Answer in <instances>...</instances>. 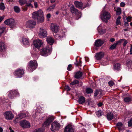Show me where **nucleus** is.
Listing matches in <instances>:
<instances>
[{"label": "nucleus", "instance_id": "nucleus-1", "mask_svg": "<svg viewBox=\"0 0 132 132\" xmlns=\"http://www.w3.org/2000/svg\"><path fill=\"white\" fill-rule=\"evenodd\" d=\"M43 13L41 10L34 12L32 14V17L34 20L37 19L38 22H42L43 21Z\"/></svg>", "mask_w": 132, "mask_h": 132}, {"label": "nucleus", "instance_id": "nucleus-2", "mask_svg": "<svg viewBox=\"0 0 132 132\" xmlns=\"http://www.w3.org/2000/svg\"><path fill=\"white\" fill-rule=\"evenodd\" d=\"M52 51V46L48 45L40 50V54L41 55L43 56H46L50 54Z\"/></svg>", "mask_w": 132, "mask_h": 132}, {"label": "nucleus", "instance_id": "nucleus-3", "mask_svg": "<svg viewBox=\"0 0 132 132\" xmlns=\"http://www.w3.org/2000/svg\"><path fill=\"white\" fill-rule=\"evenodd\" d=\"M51 125L50 129L53 132H54L57 130H59L61 126L60 123L55 121L52 122Z\"/></svg>", "mask_w": 132, "mask_h": 132}, {"label": "nucleus", "instance_id": "nucleus-4", "mask_svg": "<svg viewBox=\"0 0 132 132\" xmlns=\"http://www.w3.org/2000/svg\"><path fill=\"white\" fill-rule=\"evenodd\" d=\"M37 66V62L35 60L30 62L28 67L29 70L30 72H32L36 68Z\"/></svg>", "mask_w": 132, "mask_h": 132}, {"label": "nucleus", "instance_id": "nucleus-5", "mask_svg": "<svg viewBox=\"0 0 132 132\" xmlns=\"http://www.w3.org/2000/svg\"><path fill=\"white\" fill-rule=\"evenodd\" d=\"M101 19L105 22H107L108 20H109L111 18L110 13L108 12H105L101 15Z\"/></svg>", "mask_w": 132, "mask_h": 132}, {"label": "nucleus", "instance_id": "nucleus-6", "mask_svg": "<svg viewBox=\"0 0 132 132\" xmlns=\"http://www.w3.org/2000/svg\"><path fill=\"white\" fill-rule=\"evenodd\" d=\"M24 73V70L23 69L18 68L14 71V75L17 77L21 78Z\"/></svg>", "mask_w": 132, "mask_h": 132}, {"label": "nucleus", "instance_id": "nucleus-7", "mask_svg": "<svg viewBox=\"0 0 132 132\" xmlns=\"http://www.w3.org/2000/svg\"><path fill=\"white\" fill-rule=\"evenodd\" d=\"M4 22L6 24L9 25L12 28H13L16 25L15 20L13 19H7L5 20Z\"/></svg>", "mask_w": 132, "mask_h": 132}, {"label": "nucleus", "instance_id": "nucleus-8", "mask_svg": "<svg viewBox=\"0 0 132 132\" xmlns=\"http://www.w3.org/2000/svg\"><path fill=\"white\" fill-rule=\"evenodd\" d=\"M53 120V118L52 117H48L43 123L42 126L43 127H47L49 126Z\"/></svg>", "mask_w": 132, "mask_h": 132}, {"label": "nucleus", "instance_id": "nucleus-9", "mask_svg": "<svg viewBox=\"0 0 132 132\" xmlns=\"http://www.w3.org/2000/svg\"><path fill=\"white\" fill-rule=\"evenodd\" d=\"M74 126L73 125L69 124L66 126L64 129V132H74Z\"/></svg>", "mask_w": 132, "mask_h": 132}, {"label": "nucleus", "instance_id": "nucleus-10", "mask_svg": "<svg viewBox=\"0 0 132 132\" xmlns=\"http://www.w3.org/2000/svg\"><path fill=\"white\" fill-rule=\"evenodd\" d=\"M20 125L23 128H29L30 127V123L26 120H23L20 122Z\"/></svg>", "mask_w": 132, "mask_h": 132}, {"label": "nucleus", "instance_id": "nucleus-11", "mask_svg": "<svg viewBox=\"0 0 132 132\" xmlns=\"http://www.w3.org/2000/svg\"><path fill=\"white\" fill-rule=\"evenodd\" d=\"M36 22L32 20L28 21L26 23V26L29 28H33L36 24Z\"/></svg>", "mask_w": 132, "mask_h": 132}, {"label": "nucleus", "instance_id": "nucleus-12", "mask_svg": "<svg viewBox=\"0 0 132 132\" xmlns=\"http://www.w3.org/2000/svg\"><path fill=\"white\" fill-rule=\"evenodd\" d=\"M33 44L35 47L39 49L42 45L43 43L41 40L38 39L34 40L33 42Z\"/></svg>", "mask_w": 132, "mask_h": 132}, {"label": "nucleus", "instance_id": "nucleus-13", "mask_svg": "<svg viewBox=\"0 0 132 132\" xmlns=\"http://www.w3.org/2000/svg\"><path fill=\"white\" fill-rule=\"evenodd\" d=\"M8 93V96L11 99L13 98L18 93L17 90H10Z\"/></svg>", "mask_w": 132, "mask_h": 132}, {"label": "nucleus", "instance_id": "nucleus-14", "mask_svg": "<svg viewBox=\"0 0 132 132\" xmlns=\"http://www.w3.org/2000/svg\"><path fill=\"white\" fill-rule=\"evenodd\" d=\"M4 116L5 117L6 119L7 120L12 119L14 117V115L12 113L9 111L5 112L4 113Z\"/></svg>", "mask_w": 132, "mask_h": 132}, {"label": "nucleus", "instance_id": "nucleus-15", "mask_svg": "<svg viewBox=\"0 0 132 132\" xmlns=\"http://www.w3.org/2000/svg\"><path fill=\"white\" fill-rule=\"evenodd\" d=\"M47 34L46 31L43 28H40V30L39 35V36L41 38L44 37L46 36Z\"/></svg>", "mask_w": 132, "mask_h": 132}, {"label": "nucleus", "instance_id": "nucleus-16", "mask_svg": "<svg viewBox=\"0 0 132 132\" xmlns=\"http://www.w3.org/2000/svg\"><path fill=\"white\" fill-rule=\"evenodd\" d=\"M50 28L52 31L55 32H57L59 30V26L55 24H52L50 26Z\"/></svg>", "mask_w": 132, "mask_h": 132}, {"label": "nucleus", "instance_id": "nucleus-17", "mask_svg": "<svg viewBox=\"0 0 132 132\" xmlns=\"http://www.w3.org/2000/svg\"><path fill=\"white\" fill-rule=\"evenodd\" d=\"M104 56V53L103 52H101L96 53L95 56L96 59L97 60H100Z\"/></svg>", "mask_w": 132, "mask_h": 132}, {"label": "nucleus", "instance_id": "nucleus-18", "mask_svg": "<svg viewBox=\"0 0 132 132\" xmlns=\"http://www.w3.org/2000/svg\"><path fill=\"white\" fill-rule=\"evenodd\" d=\"M26 4V5L25 6H23L21 8L22 11H23L25 12L27 11L28 10V7L29 6L31 7L32 8L33 7V6L29 2Z\"/></svg>", "mask_w": 132, "mask_h": 132}, {"label": "nucleus", "instance_id": "nucleus-19", "mask_svg": "<svg viewBox=\"0 0 132 132\" xmlns=\"http://www.w3.org/2000/svg\"><path fill=\"white\" fill-rule=\"evenodd\" d=\"M104 43V42L101 39H97L95 40V45L97 47L101 46Z\"/></svg>", "mask_w": 132, "mask_h": 132}, {"label": "nucleus", "instance_id": "nucleus-20", "mask_svg": "<svg viewBox=\"0 0 132 132\" xmlns=\"http://www.w3.org/2000/svg\"><path fill=\"white\" fill-rule=\"evenodd\" d=\"M74 4L76 7L80 9H82L83 3L82 2L76 1L75 2Z\"/></svg>", "mask_w": 132, "mask_h": 132}, {"label": "nucleus", "instance_id": "nucleus-21", "mask_svg": "<svg viewBox=\"0 0 132 132\" xmlns=\"http://www.w3.org/2000/svg\"><path fill=\"white\" fill-rule=\"evenodd\" d=\"M65 34L63 32H60L59 34L56 35L55 36V38L57 39H61L64 37Z\"/></svg>", "mask_w": 132, "mask_h": 132}, {"label": "nucleus", "instance_id": "nucleus-22", "mask_svg": "<svg viewBox=\"0 0 132 132\" xmlns=\"http://www.w3.org/2000/svg\"><path fill=\"white\" fill-rule=\"evenodd\" d=\"M46 40L48 43L50 45H49L52 46V45L54 42V40L50 36H48L47 37Z\"/></svg>", "mask_w": 132, "mask_h": 132}, {"label": "nucleus", "instance_id": "nucleus-23", "mask_svg": "<svg viewBox=\"0 0 132 132\" xmlns=\"http://www.w3.org/2000/svg\"><path fill=\"white\" fill-rule=\"evenodd\" d=\"M70 11L72 13H75L76 14H78L79 13L78 10L76 9L73 5L71 6L70 7Z\"/></svg>", "mask_w": 132, "mask_h": 132}, {"label": "nucleus", "instance_id": "nucleus-24", "mask_svg": "<svg viewBox=\"0 0 132 132\" xmlns=\"http://www.w3.org/2000/svg\"><path fill=\"white\" fill-rule=\"evenodd\" d=\"M6 48L5 45L2 41H0V51H4Z\"/></svg>", "mask_w": 132, "mask_h": 132}, {"label": "nucleus", "instance_id": "nucleus-25", "mask_svg": "<svg viewBox=\"0 0 132 132\" xmlns=\"http://www.w3.org/2000/svg\"><path fill=\"white\" fill-rule=\"evenodd\" d=\"M82 75V73L81 71L77 72L74 75V77L76 79H79L81 77Z\"/></svg>", "mask_w": 132, "mask_h": 132}, {"label": "nucleus", "instance_id": "nucleus-26", "mask_svg": "<svg viewBox=\"0 0 132 132\" xmlns=\"http://www.w3.org/2000/svg\"><path fill=\"white\" fill-rule=\"evenodd\" d=\"M107 118L109 120L112 119L113 117V114L111 112L107 114Z\"/></svg>", "mask_w": 132, "mask_h": 132}, {"label": "nucleus", "instance_id": "nucleus-27", "mask_svg": "<svg viewBox=\"0 0 132 132\" xmlns=\"http://www.w3.org/2000/svg\"><path fill=\"white\" fill-rule=\"evenodd\" d=\"M85 97L83 96H81L79 98L78 102L79 104H82L85 103Z\"/></svg>", "mask_w": 132, "mask_h": 132}, {"label": "nucleus", "instance_id": "nucleus-28", "mask_svg": "<svg viewBox=\"0 0 132 132\" xmlns=\"http://www.w3.org/2000/svg\"><path fill=\"white\" fill-rule=\"evenodd\" d=\"M116 126L119 130H121L122 129L123 124L122 123L118 122Z\"/></svg>", "mask_w": 132, "mask_h": 132}, {"label": "nucleus", "instance_id": "nucleus-29", "mask_svg": "<svg viewBox=\"0 0 132 132\" xmlns=\"http://www.w3.org/2000/svg\"><path fill=\"white\" fill-rule=\"evenodd\" d=\"M20 5L22 6L24 4H26L29 2V1H26V0H19V1Z\"/></svg>", "mask_w": 132, "mask_h": 132}, {"label": "nucleus", "instance_id": "nucleus-30", "mask_svg": "<svg viewBox=\"0 0 132 132\" xmlns=\"http://www.w3.org/2000/svg\"><path fill=\"white\" fill-rule=\"evenodd\" d=\"M22 42L24 45H28L29 42V40L28 38H24L22 39Z\"/></svg>", "mask_w": 132, "mask_h": 132}, {"label": "nucleus", "instance_id": "nucleus-31", "mask_svg": "<svg viewBox=\"0 0 132 132\" xmlns=\"http://www.w3.org/2000/svg\"><path fill=\"white\" fill-rule=\"evenodd\" d=\"M120 68V64L119 63L116 64L114 65V69L118 70Z\"/></svg>", "mask_w": 132, "mask_h": 132}, {"label": "nucleus", "instance_id": "nucleus-32", "mask_svg": "<svg viewBox=\"0 0 132 132\" xmlns=\"http://www.w3.org/2000/svg\"><path fill=\"white\" fill-rule=\"evenodd\" d=\"M76 62L75 63V64L77 66H81V64L82 63V62L81 61L80 59L79 61H77L76 59Z\"/></svg>", "mask_w": 132, "mask_h": 132}, {"label": "nucleus", "instance_id": "nucleus-33", "mask_svg": "<svg viewBox=\"0 0 132 132\" xmlns=\"http://www.w3.org/2000/svg\"><path fill=\"white\" fill-rule=\"evenodd\" d=\"M115 11H116V13L117 15H119L121 13V9L120 7L117 8V10H115Z\"/></svg>", "mask_w": 132, "mask_h": 132}, {"label": "nucleus", "instance_id": "nucleus-34", "mask_svg": "<svg viewBox=\"0 0 132 132\" xmlns=\"http://www.w3.org/2000/svg\"><path fill=\"white\" fill-rule=\"evenodd\" d=\"M120 43L121 42L120 41H118L117 43L112 45L110 47V48L112 50L114 49L116 47V45L118 44L119 43Z\"/></svg>", "mask_w": 132, "mask_h": 132}, {"label": "nucleus", "instance_id": "nucleus-35", "mask_svg": "<svg viewBox=\"0 0 132 132\" xmlns=\"http://www.w3.org/2000/svg\"><path fill=\"white\" fill-rule=\"evenodd\" d=\"M14 11L17 13H19L20 11V8L17 6H14Z\"/></svg>", "mask_w": 132, "mask_h": 132}, {"label": "nucleus", "instance_id": "nucleus-36", "mask_svg": "<svg viewBox=\"0 0 132 132\" xmlns=\"http://www.w3.org/2000/svg\"><path fill=\"white\" fill-rule=\"evenodd\" d=\"M103 113L101 110L98 111L96 112V114L98 117L103 115Z\"/></svg>", "mask_w": 132, "mask_h": 132}, {"label": "nucleus", "instance_id": "nucleus-37", "mask_svg": "<svg viewBox=\"0 0 132 132\" xmlns=\"http://www.w3.org/2000/svg\"><path fill=\"white\" fill-rule=\"evenodd\" d=\"M123 100L125 102L128 103L131 101V98L130 97H127L124 98Z\"/></svg>", "mask_w": 132, "mask_h": 132}, {"label": "nucleus", "instance_id": "nucleus-38", "mask_svg": "<svg viewBox=\"0 0 132 132\" xmlns=\"http://www.w3.org/2000/svg\"><path fill=\"white\" fill-rule=\"evenodd\" d=\"M102 91L100 90H96L95 91L94 93V96L96 97L98 95V94L100 95L101 94Z\"/></svg>", "mask_w": 132, "mask_h": 132}, {"label": "nucleus", "instance_id": "nucleus-39", "mask_svg": "<svg viewBox=\"0 0 132 132\" xmlns=\"http://www.w3.org/2000/svg\"><path fill=\"white\" fill-rule=\"evenodd\" d=\"M121 18V17L120 16H119L117 18L116 21V24L117 25L121 24V23L120 21V20Z\"/></svg>", "mask_w": 132, "mask_h": 132}, {"label": "nucleus", "instance_id": "nucleus-40", "mask_svg": "<svg viewBox=\"0 0 132 132\" xmlns=\"http://www.w3.org/2000/svg\"><path fill=\"white\" fill-rule=\"evenodd\" d=\"M86 93L87 94L90 93H93V92L92 89L89 88H87L86 89Z\"/></svg>", "mask_w": 132, "mask_h": 132}, {"label": "nucleus", "instance_id": "nucleus-41", "mask_svg": "<svg viewBox=\"0 0 132 132\" xmlns=\"http://www.w3.org/2000/svg\"><path fill=\"white\" fill-rule=\"evenodd\" d=\"M19 118L20 119L24 118L26 117V114L25 113H21L18 115Z\"/></svg>", "mask_w": 132, "mask_h": 132}, {"label": "nucleus", "instance_id": "nucleus-42", "mask_svg": "<svg viewBox=\"0 0 132 132\" xmlns=\"http://www.w3.org/2000/svg\"><path fill=\"white\" fill-rule=\"evenodd\" d=\"M79 83V82L78 80H75L74 81H73L72 82L70 83V85H74L76 84H78Z\"/></svg>", "mask_w": 132, "mask_h": 132}, {"label": "nucleus", "instance_id": "nucleus-43", "mask_svg": "<svg viewBox=\"0 0 132 132\" xmlns=\"http://www.w3.org/2000/svg\"><path fill=\"white\" fill-rule=\"evenodd\" d=\"M5 29V28L4 27H0V36H1L2 34L4 32Z\"/></svg>", "mask_w": 132, "mask_h": 132}, {"label": "nucleus", "instance_id": "nucleus-44", "mask_svg": "<svg viewBox=\"0 0 132 132\" xmlns=\"http://www.w3.org/2000/svg\"><path fill=\"white\" fill-rule=\"evenodd\" d=\"M55 5L56 4H54L53 5L50 6L49 8H48L47 9V10L48 11H51L52 10L54 9Z\"/></svg>", "mask_w": 132, "mask_h": 132}, {"label": "nucleus", "instance_id": "nucleus-45", "mask_svg": "<svg viewBox=\"0 0 132 132\" xmlns=\"http://www.w3.org/2000/svg\"><path fill=\"white\" fill-rule=\"evenodd\" d=\"M128 125L129 127H131L132 126V118L128 121Z\"/></svg>", "mask_w": 132, "mask_h": 132}, {"label": "nucleus", "instance_id": "nucleus-46", "mask_svg": "<svg viewBox=\"0 0 132 132\" xmlns=\"http://www.w3.org/2000/svg\"><path fill=\"white\" fill-rule=\"evenodd\" d=\"M5 8L4 4L2 3L0 4V10H4Z\"/></svg>", "mask_w": 132, "mask_h": 132}, {"label": "nucleus", "instance_id": "nucleus-47", "mask_svg": "<svg viewBox=\"0 0 132 132\" xmlns=\"http://www.w3.org/2000/svg\"><path fill=\"white\" fill-rule=\"evenodd\" d=\"M42 129L41 128H38L37 129H36L34 132H43Z\"/></svg>", "mask_w": 132, "mask_h": 132}, {"label": "nucleus", "instance_id": "nucleus-48", "mask_svg": "<svg viewBox=\"0 0 132 132\" xmlns=\"http://www.w3.org/2000/svg\"><path fill=\"white\" fill-rule=\"evenodd\" d=\"M123 40L124 41V43H123V46H125L126 44H127L128 42L127 40L125 39H122L121 40V41H120L121 42V41Z\"/></svg>", "mask_w": 132, "mask_h": 132}, {"label": "nucleus", "instance_id": "nucleus-49", "mask_svg": "<svg viewBox=\"0 0 132 132\" xmlns=\"http://www.w3.org/2000/svg\"><path fill=\"white\" fill-rule=\"evenodd\" d=\"M108 84L110 86H112L113 85L114 83L112 81H110L108 82Z\"/></svg>", "mask_w": 132, "mask_h": 132}, {"label": "nucleus", "instance_id": "nucleus-50", "mask_svg": "<svg viewBox=\"0 0 132 132\" xmlns=\"http://www.w3.org/2000/svg\"><path fill=\"white\" fill-rule=\"evenodd\" d=\"M127 63L128 64L131 65L132 64V61L130 60H128L127 61Z\"/></svg>", "mask_w": 132, "mask_h": 132}, {"label": "nucleus", "instance_id": "nucleus-51", "mask_svg": "<svg viewBox=\"0 0 132 132\" xmlns=\"http://www.w3.org/2000/svg\"><path fill=\"white\" fill-rule=\"evenodd\" d=\"M72 65L71 64H69L68 65V67H67V70L68 71H70V68L72 67Z\"/></svg>", "mask_w": 132, "mask_h": 132}, {"label": "nucleus", "instance_id": "nucleus-52", "mask_svg": "<svg viewBox=\"0 0 132 132\" xmlns=\"http://www.w3.org/2000/svg\"><path fill=\"white\" fill-rule=\"evenodd\" d=\"M131 17L129 16L127 18V20L128 22H130L131 21Z\"/></svg>", "mask_w": 132, "mask_h": 132}, {"label": "nucleus", "instance_id": "nucleus-53", "mask_svg": "<svg viewBox=\"0 0 132 132\" xmlns=\"http://www.w3.org/2000/svg\"><path fill=\"white\" fill-rule=\"evenodd\" d=\"M34 5L35 7V8H37L38 7V4L36 2H34Z\"/></svg>", "mask_w": 132, "mask_h": 132}, {"label": "nucleus", "instance_id": "nucleus-54", "mask_svg": "<svg viewBox=\"0 0 132 132\" xmlns=\"http://www.w3.org/2000/svg\"><path fill=\"white\" fill-rule=\"evenodd\" d=\"M65 88L68 91L70 90V88L68 86L66 85L65 86Z\"/></svg>", "mask_w": 132, "mask_h": 132}, {"label": "nucleus", "instance_id": "nucleus-55", "mask_svg": "<svg viewBox=\"0 0 132 132\" xmlns=\"http://www.w3.org/2000/svg\"><path fill=\"white\" fill-rule=\"evenodd\" d=\"M88 6H89L88 4V3H87V4L84 5L83 9H84V8L86 7H87Z\"/></svg>", "mask_w": 132, "mask_h": 132}, {"label": "nucleus", "instance_id": "nucleus-56", "mask_svg": "<svg viewBox=\"0 0 132 132\" xmlns=\"http://www.w3.org/2000/svg\"><path fill=\"white\" fill-rule=\"evenodd\" d=\"M120 5L121 6L123 7L125 5V4L123 2H121L120 4Z\"/></svg>", "mask_w": 132, "mask_h": 132}, {"label": "nucleus", "instance_id": "nucleus-57", "mask_svg": "<svg viewBox=\"0 0 132 132\" xmlns=\"http://www.w3.org/2000/svg\"><path fill=\"white\" fill-rule=\"evenodd\" d=\"M51 16V15L50 14V13L48 14L47 15V17L49 19L50 18Z\"/></svg>", "mask_w": 132, "mask_h": 132}, {"label": "nucleus", "instance_id": "nucleus-58", "mask_svg": "<svg viewBox=\"0 0 132 132\" xmlns=\"http://www.w3.org/2000/svg\"><path fill=\"white\" fill-rule=\"evenodd\" d=\"M115 40V39L114 38H112L110 39V41L111 42H113Z\"/></svg>", "mask_w": 132, "mask_h": 132}, {"label": "nucleus", "instance_id": "nucleus-59", "mask_svg": "<svg viewBox=\"0 0 132 132\" xmlns=\"http://www.w3.org/2000/svg\"><path fill=\"white\" fill-rule=\"evenodd\" d=\"M98 106H101L102 105V103H99L97 104Z\"/></svg>", "mask_w": 132, "mask_h": 132}, {"label": "nucleus", "instance_id": "nucleus-60", "mask_svg": "<svg viewBox=\"0 0 132 132\" xmlns=\"http://www.w3.org/2000/svg\"><path fill=\"white\" fill-rule=\"evenodd\" d=\"M85 60L86 61L88 62L89 60V59L88 57H85Z\"/></svg>", "mask_w": 132, "mask_h": 132}, {"label": "nucleus", "instance_id": "nucleus-61", "mask_svg": "<svg viewBox=\"0 0 132 132\" xmlns=\"http://www.w3.org/2000/svg\"><path fill=\"white\" fill-rule=\"evenodd\" d=\"M125 26H127L129 25L128 23L127 22H125Z\"/></svg>", "mask_w": 132, "mask_h": 132}, {"label": "nucleus", "instance_id": "nucleus-62", "mask_svg": "<svg viewBox=\"0 0 132 132\" xmlns=\"http://www.w3.org/2000/svg\"><path fill=\"white\" fill-rule=\"evenodd\" d=\"M90 101H87V105L88 106H89L90 105Z\"/></svg>", "mask_w": 132, "mask_h": 132}, {"label": "nucleus", "instance_id": "nucleus-63", "mask_svg": "<svg viewBox=\"0 0 132 132\" xmlns=\"http://www.w3.org/2000/svg\"><path fill=\"white\" fill-rule=\"evenodd\" d=\"M3 18H2L1 16H0V22L3 20Z\"/></svg>", "mask_w": 132, "mask_h": 132}, {"label": "nucleus", "instance_id": "nucleus-64", "mask_svg": "<svg viewBox=\"0 0 132 132\" xmlns=\"http://www.w3.org/2000/svg\"><path fill=\"white\" fill-rule=\"evenodd\" d=\"M9 129L10 130V132H14V131L11 129V128H10Z\"/></svg>", "mask_w": 132, "mask_h": 132}]
</instances>
